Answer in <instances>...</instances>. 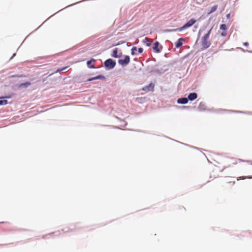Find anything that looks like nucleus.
<instances>
[{
    "label": "nucleus",
    "mask_w": 252,
    "mask_h": 252,
    "mask_svg": "<svg viewBox=\"0 0 252 252\" xmlns=\"http://www.w3.org/2000/svg\"><path fill=\"white\" fill-rule=\"evenodd\" d=\"M159 43L158 41H156L154 44V46L153 47V50L156 53H159L162 49V46H160L159 48Z\"/></svg>",
    "instance_id": "7"
},
{
    "label": "nucleus",
    "mask_w": 252,
    "mask_h": 252,
    "mask_svg": "<svg viewBox=\"0 0 252 252\" xmlns=\"http://www.w3.org/2000/svg\"><path fill=\"white\" fill-rule=\"evenodd\" d=\"M31 85V83L29 82H27L25 83H23L21 84L19 87L20 88H27L29 86H30Z\"/></svg>",
    "instance_id": "12"
},
{
    "label": "nucleus",
    "mask_w": 252,
    "mask_h": 252,
    "mask_svg": "<svg viewBox=\"0 0 252 252\" xmlns=\"http://www.w3.org/2000/svg\"><path fill=\"white\" fill-rule=\"evenodd\" d=\"M217 8H218V5H214L213 6H212L211 7V9L210 12H209L208 13L209 14H210L215 12L217 9Z\"/></svg>",
    "instance_id": "14"
},
{
    "label": "nucleus",
    "mask_w": 252,
    "mask_h": 252,
    "mask_svg": "<svg viewBox=\"0 0 252 252\" xmlns=\"http://www.w3.org/2000/svg\"><path fill=\"white\" fill-rule=\"evenodd\" d=\"M228 183L231 184V185L232 186H234V184H235V181H229L228 182H227Z\"/></svg>",
    "instance_id": "21"
},
{
    "label": "nucleus",
    "mask_w": 252,
    "mask_h": 252,
    "mask_svg": "<svg viewBox=\"0 0 252 252\" xmlns=\"http://www.w3.org/2000/svg\"><path fill=\"white\" fill-rule=\"evenodd\" d=\"M246 178H247L246 177L243 176V177H240L238 178L237 180L238 181V180H239L240 179H243H243H245Z\"/></svg>",
    "instance_id": "22"
},
{
    "label": "nucleus",
    "mask_w": 252,
    "mask_h": 252,
    "mask_svg": "<svg viewBox=\"0 0 252 252\" xmlns=\"http://www.w3.org/2000/svg\"><path fill=\"white\" fill-rule=\"evenodd\" d=\"M155 85L153 83H151L148 86H146L142 89V90L146 92L150 91L153 92L154 90Z\"/></svg>",
    "instance_id": "6"
},
{
    "label": "nucleus",
    "mask_w": 252,
    "mask_h": 252,
    "mask_svg": "<svg viewBox=\"0 0 252 252\" xmlns=\"http://www.w3.org/2000/svg\"><path fill=\"white\" fill-rule=\"evenodd\" d=\"M143 49L142 48H139L138 49V52L139 53H141L143 52Z\"/></svg>",
    "instance_id": "20"
},
{
    "label": "nucleus",
    "mask_w": 252,
    "mask_h": 252,
    "mask_svg": "<svg viewBox=\"0 0 252 252\" xmlns=\"http://www.w3.org/2000/svg\"><path fill=\"white\" fill-rule=\"evenodd\" d=\"M197 97V95L195 93H190L189 94L188 97V99L192 101L195 99Z\"/></svg>",
    "instance_id": "8"
},
{
    "label": "nucleus",
    "mask_w": 252,
    "mask_h": 252,
    "mask_svg": "<svg viewBox=\"0 0 252 252\" xmlns=\"http://www.w3.org/2000/svg\"><path fill=\"white\" fill-rule=\"evenodd\" d=\"M201 105H203L202 102L200 103L199 106H201Z\"/></svg>",
    "instance_id": "26"
},
{
    "label": "nucleus",
    "mask_w": 252,
    "mask_h": 252,
    "mask_svg": "<svg viewBox=\"0 0 252 252\" xmlns=\"http://www.w3.org/2000/svg\"><path fill=\"white\" fill-rule=\"evenodd\" d=\"M130 62V58L128 56H126L124 59H120L118 61V63L122 65H126L128 64Z\"/></svg>",
    "instance_id": "5"
},
{
    "label": "nucleus",
    "mask_w": 252,
    "mask_h": 252,
    "mask_svg": "<svg viewBox=\"0 0 252 252\" xmlns=\"http://www.w3.org/2000/svg\"><path fill=\"white\" fill-rule=\"evenodd\" d=\"M116 65V62L111 59L106 60L104 62V66L108 69L113 68Z\"/></svg>",
    "instance_id": "4"
},
{
    "label": "nucleus",
    "mask_w": 252,
    "mask_h": 252,
    "mask_svg": "<svg viewBox=\"0 0 252 252\" xmlns=\"http://www.w3.org/2000/svg\"><path fill=\"white\" fill-rule=\"evenodd\" d=\"M112 56L116 58H119L121 57L120 55H118V48H115L113 50Z\"/></svg>",
    "instance_id": "13"
},
{
    "label": "nucleus",
    "mask_w": 252,
    "mask_h": 252,
    "mask_svg": "<svg viewBox=\"0 0 252 252\" xmlns=\"http://www.w3.org/2000/svg\"><path fill=\"white\" fill-rule=\"evenodd\" d=\"M137 50V48L136 47H133L131 49V54L132 55H134L135 54V51H136Z\"/></svg>",
    "instance_id": "17"
},
{
    "label": "nucleus",
    "mask_w": 252,
    "mask_h": 252,
    "mask_svg": "<svg viewBox=\"0 0 252 252\" xmlns=\"http://www.w3.org/2000/svg\"><path fill=\"white\" fill-rule=\"evenodd\" d=\"M221 35L223 36H225L226 35V32H223L221 33Z\"/></svg>",
    "instance_id": "23"
},
{
    "label": "nucleus",
    "mask_w": 252,
    "mask_h": 252,
    "mask_svg": "<svg viewBox=\"0 0 252 252\" xmlns=\"http://www.w3.org/2000/svg\"><path fill=\"white\" fill-rule=\"evenodd\" d=\"M90 67L91 68H95V66H94V65H91V66H90Z\"/></svg>",
    "instance_id": "25"
},
{
    "label": "nucleus",
    "mask_w": 252,
    "mask_h": 252,
    "mask_svg": "<svg viewBox=\"0 0 252 252\" xmlns=\"http://www.w3.org/2000/svg\"><path fill=\"white\" fill-rule=\"evenodd\" d=\"M196 22V21L195 20L191 19L182 27L178 29H172L170 30V31L172 32H181L185 29H187V28L191 27Z\"/></svg>",
    "instance_id": "2"
},
{
    "label": "nucleus",
    "mask_w": 252,
    "mask_h": 252,
    "mask_svg": "<svg viewBox=\"0 0 252 252\" xmlns=\"http://www.w3.org/2000/svg\"><path fill=\"white\" fill-rule=\"evenodd\" d=\"M243 45H245V46H248L249 45V43H248V42H244V43H243Z\"/></svg>",
    "instance_id": "24"
},
{
    "label": "nucleus",
    "mask_w": 252,
    "mask_h": 252,
    "mask_svg": "<svg viewBox=\"0 0 252 252\" xmlns=\"http://www.w3.org/2000/svg\"><path fill=\"white\" fill-rule=\"evenodd\" d=\"M67 67H63V68H62L61 69H58L57 71H56V72H60V71H63V70H64Z\"/></svg>",
    "instance_id": "19"
},
{
    "label": "nucleus",
    "mask_w": 252,
    "mask_h": 252,
    "mask_svg": "<svg viewBox=\"0 0 252 252\" xmlns=\"http://www.w3.org/2000/svg\"><path fill=\"white\" fill-rule=\"evenodd\" d=\"M96 79L104 80V79H105V77L104 76H102V75H97V76H96L95 77L89 78L87 81H92L93 80H96Z\"/></svg>",
    "instance_id": "9"
},
{
    "label": "nucleus",
    "mask_w": 252,
    "mask_h": 252,
    "mask_svg": "<svg viewBox=\"0 0 252 252\" xmlns=\"http://www.w3.org/2000/svg\"><path fill=\"white\" fill-rule=\"evenodd\" d=\"M241 162H245L246 163L245 164V166L248 169H249L250 165H252V162L251 161H248V160L245 161V160H243L240 158H233L230 159L229 166L233 165H235V164H240Z\"/></svg>",
    "instance_id": "1"
},
{
    "label": "nucleus",
    "mask_w": 252,
    "mask_h": 252,
    "mask_svg": "<svg viewBox=\"0 0 252 252\" xmlns=\"http://www.w3.org/2000/svg\"><path fill=\"white\" fill-rule=\"evenodd\" d=\"M185 40L184 38H180L178 39V41L176 43V47L178 48L181 47L183 45V41Z\"/></svg>",
    "instance_id": "11"
},
{
    "label": "nucleus",
    "mask_w": 252,
    "mask_h": 252,
    "mask_svg": "<svg viewBox=\"0 0 252 252\" xmlns=\"http://www.w3.org/2000/svg\"><path fill=\"white\" fill-rule=\"evenodd\" d=\"M6 104H7V100H0V105H5Z\"/></svg>",
    "instance_id": "16"
},
{
    "label": "nucleus",
    "mask_w": 252,
    "mask_h": 252,
    "mask_svg": "<svg viewBox=\"0 0 252 252\" xmlns=\"http://www.w3.org/2000/svg\"><path fill=\"white\" fill-rule=\"evenodd\" d=\"M188 102V98L185 97L180 98L177 100V102L180 104H186Z\"/></svg>",
    "instance_id": "10"
},
{
    "label": "nucleus",
    "mask_w": 252,
    "mask_h": 252,
    "mask_svg": "<svg viewBox=\"0 0 252 252\" xmlns=\"http://www.w3.org/2000/svg\"><path fill=\"white\" fill-rule=\"evenodd\" d=\"M227 29V26L225 24H221L220 26V29L221 30L225 31Z\"/></svg>",
    "instance_id": "15"
},
{
    "label": "nucleus",
    "mask_w": 252,
    "mask_h": 252,
    "mask_svg": "<svg viewBox=\"0 0 252 252\" xmlns=\"http://www.w3.org/2000/svg\"><path fill=\"white\" fill-rule=\"evenodd\" d=\"M211 31V29H210L208 33L205 34L202 38L201 44L204 49L208 48L211 45V42L208 40Z\"/></svg>",
    "instance_id": "3"
},
{
    "label": "nucleus",
    "mask_w": 252,
    "mask_h": 252,
    "mask_svg": "<svg viewBox=\"0 0 252 252\" xmlns=\"http://www.w3.org/2000/svg\"><path fill=\"white\" fill-rule=\"evenodd\" d=\"M95 61V60L94 59H92L91 60L88 61L87 62V64L88 65H89L92 63V62H94Z\"/></svg>",
    "instance_id": "18"
}]
</instances>
